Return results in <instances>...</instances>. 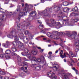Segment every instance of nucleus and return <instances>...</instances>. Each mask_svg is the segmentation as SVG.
<instances>
[{
  "label": "nucleus",
  "mask_w": 79,
  "mask_h": 79,
  "mask_svg": "<svg viewBox=\"0 0 79 79\" xmlns=\"http://www.w3.org/2000/svg\"><path fill=\"white\" fill-rule=\"evenodd\" d=\"M47 35H48V37H52V36L53 35H52V34H51L50 32L48 33L47 34Z\"/></svg>",
  "instance_id": "obj_23"
},
{
  "label": "nucleus",
  "mask_w": 79,
  "mask_h": 79,
  "mask_svg": "<svg viewBox=\"0 0 79 79\" xmlns=\"http://www.w3.org/2000/svg\"><path fill=\"white\" fill-rule=\"evenodd\" d=\"M4 79H9V77H4Z\"/></svg>",
  "instance_id": "obj_54"
},
{
  "label": "nucleus",
  "mask_w": 79,
  "mask_h": 79,
  "mask_svg": "<svg viewBox=\"0 0 79 79\" xmlns=\"http://www.w3.org/2000/svg\"><path fill=\"white\" fill-rule=\"evenodd\" d=\"M63 22H60L59 23L58 22H56L55 20L53 19H51V23H48V25L50 27H55V26H56V28H57V29H59L60 27V26H63V25L64 24V23H65V26H68L69 25L68 24V23H67L68 21V19H64Z\"/></svg>",
  "instance_id": "obj_1"
},
{
  "label": "nucleus",
  "mask_w": 79,
  "mask_h": 79,
  "mask_svg": "<svg viewBox=\"0 0 79 79\" xmlns=\"http://www.w3.org/2000/svg\"><path fill=\"white\" fill-rule=\"evenodd\" d=\"M31 53L33 55H36L37 54V51L35 50H32L31 51Z\"/></svg>",
  "instance_id": "obj_13"
},
{
  "label": "nucleus",
  "mask_w": 79,
  "mask_h": 79,
  "mask_svg": "<svg viewBox=\"0 0 79 79\" xmlns=\"http://www.w3.org/2000/svg\"><path fill=\"white\" fill-rule=\"evenodd\" d=\"M48 77H52V73L49 72L48 74Z\"/></svg>",
  "instance_id": "obj_30"
},
{
  "label": "nucleus",
  "mask_w": 79,
  "mask_h": 79,
  "mask_svg": "<svg viewBox=\"0 0 79 79\" xmlns=\"http://www.w3.org/2000/svg\"><path fill=\"white\" fill-rule=\"evenodd\" d=\"M56 78H57L56 76H55L53 77L52 79H56Z\"/></svg>",
  "instance_id": "obj_51"
},
{
  "label": "nucleus",
  "mask_w": 79,
  "mask_h": 79,
  "mask_svg": "<svg viewBox=\"0 0 79 79\" xmlns=\"http://www.w3.org/2000/svg\"><path fill=\"white\" fill-rule=\"evenodd\" d=\"M61 57L62 58H64L65 57H66V55L65 53H64V55H62Z\"/></svg>",
  "instance_id": "obj_32"
},
{
  "label": "nucleus",
  "mask_w": 79,
  "mask_h": 79,
  "mask_svg": "<svg viewBox=\"0 0 79 79\" xmlns=\"http://www.w3.org/2000/svg\"><path fill=\"white\" fill-rule=\"evenodd\" d=\"M14 14V12H10L9 13V15L10 16H11V15H13Z\"/></svg>",
  "instance_id": "obj_38"
},
{
  "label": "nucleus",
  "mask_w": 79,
  "mask_h": 79,
  "mask_svg": "<svg viewBox=\"0 0 79 79\" xmlns=\"http://www.w3.org/2000/svg\"><path fill=\"white\" fill-rule=\"evenodd\" d=\"M5 57L6 59H7V60H9V59H10L11 58V57L10 56H5Z\"/></svg>",
  "instance_id": "obj_31"
},
{
  "label": "nucleus",
  "mask_w": 79,
  "mask_h": 79,
  "mask_svg": "<svg viewBox=\"0 0 79 79\" xmlns=\"http://www.w3.org/2000/svg\"><path fill=\"white\" fill-rule=\"evenodd\" d=\"M24 76V73H22L19 74V76Z\"/></svg>",
  "instance_id": "obj_44"
},
{
  "label": "nucleus",
  "mask_w": 79,
  "mask_h": 79,
  "mask_svg": "<svg viewBox=\"0 0 79 79\" xmlns=\"http://www.w3.org/2000/svg\"><path fill=\"white\" fill-rule=\"evenodd\" d=\"M41 32H43L44 34H46V32H45L43 31H41Z\"/></svg>",
  "instance_id": "obj_61"
},
{
  "label": "nucleus",
  "mask_w": 79,
  "mask_h": 79,
  "mask_svg": "<svg viewBox=\"0 0 79 79\" xmlns=\"http://www.w3.org/2000/svg\"><path fill=\"white\" fill-rule=\"evenodd\" d=\"M63 51L62 50H61V52H60V57H61V56L63 55Z\"/></svg>",
  "instance_id": "obj_35"
},
{
  "label": "nucleus",
  "mask_w": 79,
  "mask_h": 79,
  "mask_svg": "<svg viewBox=\"0 0 79 79\" xmlns=\"http://www.w3.org/2000/svg\"><path fill=\"white\" fill-rule=\"evenodd\" d=\"M17 30H20V27L19 26V25H18L17 26Z\"/></svg>",
  "instance_id": "obj_41"
},
{
  "label": "nucleus",
  "mask_w": 79,
  "mask_h": 79,
  "mask_svg": "<svg viewBox=\"0 0 79 79\" xmlns=\"http://www.w3.org/2000/svg\"><path fill=\"white\" fill-rule=\"evenodd\" d=\"M19 48L21 49V50H24V46H23V44L22 43H20V44L19 46Z\"/></svg>",
  "instance_id": "obj_9"
},
{
  "label": "nucleus",
  "mask_w": 79,
  "mask_h": 79,
  "mask_svg": "<svg viewBox=\"0 0 79 79\" xmlns=\"http://www.w3.org/2000/svg\"><path fill=\"white\" fill-rule=\"evenodd\" d=\"M9 2V0H5V4H8Z\"/></svg>",
  "instance_id": "obj_39"
},
{
  "label": "nucleus",
  "mask_w": 79,
  "mask_h": 79,
  "mask_svg": "<svg viewBox=\"0 0 79 79\" xmlns=\"http://www.w3.org/2000/svg\"><path fill=\"white\" fill-rule=\"evenodd\" d=\"M40 52L41 53H42V52H44V49H41L40 50Z\"/></svg>",
  "instance_id": "obj_53"
},
{
  "label": "nucleus",
  "mask_w": 79,
  "mask_h": 79,
  "mask_svg": "<svg viewBox=\"0 0 79 79\" xmlns=\"http://www.w3.org/2000/svg\"><path fill=\"white\" fill-rule=\"evenodd\" d=\"M35 69L36 70L38 71V70H39L40 69H41V68L40 66H37L35 68Z\"/></svg>",
  "instance_id": "obj_28"
},
{
  "label": "nucleus",
  "mask_w": 79,
  "mask_h": 79,
  "mask_svg": "<svg viewBox=\"0 0 79 79\" xmlns=\"http://www.w3.org/2000/svg\"><path fill=\"white\" fill-rule=\"evenodd\" d=\"M19 59H18V58H17V60H21V57H19Z\"/></svg>",
  "instance_id": "obj_60"
},
{
  "label": "nucleus",
  "mask_w": 79,
  "mask_h": 79,
  "mask_svg": "<svg viewBox=\"0 0 79 79\" xmlns=\"http://www.w3.org/2000/svg\"><path fill=\"white\" fill-rule=\"evenodd\" d=\"M75 45L76 46H79V43L77 42H76L74 43Z\"/></svg>",
  "instance_id": "obj_36"
},
{
  "label": "nucleus",
  "mask_w": 79,
  "mask_h": 79,
  "mask_svg": "<svg viewBox=\"0 0 79 79\" xmlns=\"http://www.w3.org/2000/svg\"><path fill=\"white\" fill-rule=\"evenodd\" d=\"M6 44H2V46L4 47H5L6 48H7L8 47V45H10V42H9L8 41H6Z\"/></svg>",
  "instance_id": "obj_7"
},
{
  "label": "nucleus",
  "mask_w": 79,
  "mask_h": 79,
  "mask_svg": "<svg viewBox=\"0 0 79 79\" xmlns=\"http://www.w3.org/2000/svg\"><path fill=\"white\" fill-rule=\"evenodd\" d=\"M69 53L70 55H71V56L73 58V57H75L76 56L75 55L73 54V52H70Z\"/></svg>",
  "instance_id": "obj_21"
},
{
  "label": "nucleus",
  "mask_w": 79,
  "mask_h": 79,
  "mask_svg": "<svg viewBox=\"0 0 79 79\" xmlns=\"http://www.w3.org/2000/svg\"><path fill=\"white\" fill-rule=\"evenodd\" d=\"M55 66L53 67V68H55L56 69H58V68L60 67V66H59V65L57 64H56Z\"/></svg>",
  "instance_id": "obj_24"
},
{
  "label": "nucleus",
  "mask_w": 79,
  "mask_h": 79,
  "mask_svg": "<svg viewBox=\"0 0 79 79\" xmlns=\"http://www.w3.org/2000/svg\"><path fill=\"white\" fill-rule=\"evenodd\" d=\"M12 51L13 52H15L17 51V49L15 47H12L11 48Z\"/></svg>",
  "instance_id": "obj_17"
},
{
  "label": "nucleus",
  "mask_w": 79,
  "mask_h": 79,
  "mask_svg": "<svg viewBox=\"0 0 79 79\" xmlns=\"http://www.w3.org/2000/svg\"><path fill=\"white\" fill-rule=\"evenodd\" d=\"M22 55H23V56H25L26 55H25V54H24V53L23 52L22 53Z\"/></svg>",
  "instance_id": "obj_57"
},
{
  "label": "nucleus",
  "mask_w": 79,
  "mask_h": 79,
  "mask_svg": "<svg viewBox=\"0 0 79 79\" xmlns=\"http://www.w3.org/2000/svg\"><path fill=\"white\" fill-rule=\"evenodd\" d=\"M73 14H74L73 13H72L70 14V16H73Z\"/></svg>",
  "instance_id": "obj_64"
},
{
  "label": "nucleus",
  "mask_w": 79,
  "mask_h": 79,
  "mask_svg": "<svg viewBox=\"0 0 79 79\" xmlns=\"http://www.w3.org/2000/svg\"><path fill=\"white\" fill-rule=\"evenodd\" d=\"M69 5V3H68V2H64L63 3V5L64 6H68V5Z\"/></svg>",
  "instance_id": "obj_18"
},
{
  "label": "nucleus",
  "mask_w": 79,
  "mask_h": 79,
  "mask_svg": "<svg viewBox=\"0 0 79 79\" xmlns=\"http://www.w3.org/2000/svg\"><path fill=\"white\" fill-rule=\"evenodd\" d=\"M75 72H76V74H78V71L77 70H75Z\"/></svg>",
  "instance_id": "obj_59"
},
{
  "label": "nucleus",
  "mask_w": 79,
  "mask_h": 79,
  "mask_svg": "<svg viewBox=\"0 0 79 79\" xmlns=\"http://www.w3.org/2000/svg\"><path fill=\"white\" fill-rule=\"evenodd\" d=\"M30 15H32V16H35L36 15V12L33 11L31 13Z\"/></svg>",
  "instance_id": "obj_12"
},
{
  "label": "nucleus",
  "mask_w": 79,
  "mask_h": 79,
  "mask_svg": "<svg viewBox=\"0 0 79 79\" xmlns=\"http://www.w3.org/2000/svg\"><path fill=\"white\" fill-rule=\"evenodd\" d=\"M12 55L13 56H16V54L15 53H12Z\"/></svg>",
  "instance_id": "obj_55"
},
{
  "label": "nucleus",
  "mask_w": 79,
  "mask_h": 79,
  "mask_svg": "<svg viewBox=\"0 0 79 79\" xmlns=\"http://www.w3.org/2000/svg\"><path fill=\"white\" fill-rule=\"evenodd\" d=\"M37 22L38 23H39V24H41V23H42V22L40 20H37Z\"/></svg>",
  "instance_id": "obj_49"
},
{
  "label": "nucleus",
  "mask_w": 79,
  "mask_h": 79,
  "mask_svg": "<svg viewBox=\"0 0 79 79\" xmlns=\"http://www.w3.org/2000/svg\"><path fill=\"white\" fill-rule=\"evenodd\" d=\"M32 62L35 63V64H37V62H39V63L42 62V60L41 59H35L33 60H32Z\"/></svg>",
  "instance_id": "obj_5"
},
{
  "label": "nucleus",
  "mask_w": 79,
  "mask_h": 79,
  "mask_svg": "<svg viewBox=\"0 0 79 79\" xmlns=\"http://www.w3.org/2000/svg\"><path fill=\"white\" fill-rule=\"evenodd\" d=\"M37 48L38 49H39V50H41V48L40 47H37Z\"/></svg>",
  "instance_id": "obj_62"
},
{
  "label": "nucleus",
  "mask_w": 79,
  "mask_h": 79,
  "mask_svg": "<svg viewBox=\"0 0 79 79\" xmlns=\"http://www.w3.org/2000/svg\"><path fill=\"white\" fill-rule=\"evenodd\" d=\"M49 55H52V52H50L48 53Z\"/></svg>",
  "instance_id": "obj_56"
},
{
  "label": "nucleus",
  "mask_w": 79,
  "mask_h": 79,
  "mask_svg": "<svg viewBox=\"0 0 79 79\" xmlns=\"http://www.w3.org/2000/svg\"><path fill=\"white\" fill-rule=\"evenodd\" d=\"M14 37L15 39V41H18V37L17 36V35H15V36H14Z\"/></svg>",
  "instance_id": "obj_22"
},
{
  "label": "nucleus",
  "mask_w": 79,
  "mask_h": 79,
  "mask_svg": "<svg viewBox=\"0 0 79 79\" xmlns=\"http://www.w3.org/2000/svg\"><path fill=\"white\" fill-rule=\"evenodd\" d=\"M4 16H3L2 17V19H0V21H2V20H3V19L4 18Z\"/></svg>",
  "instance_id": "obj_48"
},
{
  "label": "nucleus",
  "mask_w": 79,
  "mask_h": 79,
  "mask_svg": "<svg viewBox=\"0 0 79 79\" xmlns=\"http://www.w3.org/2000/svg\"><path fill=\"white\" fill-rule=\"evenodd\" d=\"M73 77V75L70 73H64V79H69V77Z\"/></svg>",
  "instance_id": "obj_3"
},
{
  "label": "nucleus",
  "mask_w": 79,
  "mask_h": 79,
  "mask_svg": "<svg viewBox=\"0 0 79 79\" xmlns=\"http://www.w3.org/2000/svg\"><path fill=\"white\" fill-rule=\"evenodd\" d=\"M20 11V8H18L17 10L15 11L14 13L15 14H18Z\"/></svg>",
  "instance_id": "obj_15"
},
{
  "label": "nucleus",
  "mask_w": 79,
  "mask_h": 79,
  "mask_svg": "<svg viewBox=\"0 0 79 79\" xmlns=\"http://www.w3.org/2000/svg\"><path fill=\"white\" fill-rule=\"evenodd\" d=\"M0 74H5V73L2 71H0Z\"/></svg>",
  "instance_id": "obj_37"
},
{
  "label": "nucleus",
  "mask_w": 79,
  "mask_h": 79,
  "mask_svg": "<svg viewBox=\"0 0 79 79\" xmlns=\"http://www.w3.org/2000/svg\"><path fill=\"white\" fill-rule=\"evenodd\" d=\"M51 40L49 39L48 40H47L46 42H51Z\"/></svg>",
  "instance_id": "obj_58"
},
{
  "label": "nucleus",
  "mask_w": 79,
  "mask_h": 79,
  "mask_svg": "<svg viewBox=\"0 0 79 79\" xmlns=\"http://www.w3.org/2000/svg\"><path fill=\"white\" fill-rule=\"evenodd\" d=\"M56 8L57 9L56 11H58L59 10H60V7H56Z\"/></svg>",
  "instance_id": "obj_46"
},
{
  "label": "nucleus",
  "mask_w": 79,
  "mask_h": 79,
  "mask_svg": "<svg viewBox=\"0 0 79 79\" xmlns=\"http://www.w3.org/2000/svg\"><path fill=\"white\" fill-rule=\"evenodd\" d=\"M27 67H25L24 68L21 67V70H23L24 72L25 73H27Z\"/></svg>",
  "instance_id": "obj_10"
},
{
  "label": "nucleus",
  "mask_w": 79,
  "mask_h": 79,
  "mask_svg": "<svg viewBox=\"0 0 79 79\" xmlns=\"http://www.w3.org/2000/svg\"><path fill=\"white\" fill-rule=\"evenodd\" d=\"M39 28L40 29H42L44 28V27L42 25H40L39 26Z\"/></svg>",
  "instance_id": "obj_34"
},
{
  "label": "nucleus",
  "mask_w": 79,
  "mask_h": 79,
  "mask_svg": "<svg viewBox=\"0 0 79 79\" xmlns=\"http://www.w3.org/2000/svg\"><path fill=\"white\" fill-rule=\"evenodd\" d=\"M11 36H12L10 35H7L8 37H9V38H11Z\"/></svg>",
  "instance_id": "obj_52"
},
{
  "label": "nucleus",
  "mask_w": 79,
  "mask_h": 79,
  "mask_svg": "<svg viewBox=\"0 0 79 79\" xmlns=\"http://www.w3.org/2000/svg\"><path fill=\"white\" fill-rule=\"evenodd\" d=\"M23 60L24 61H27V59L25 58H24Z\"/></svg>",
  "instance_id": "obj_63"
},
{
  "label": "nucleus",
  "mask_w": 79,
  "mask_h": 79,
  "mask_svg": "<svg viewBox=\"0 0 79 79\" xmlns=\"http://www.w3.org/2000/svg\"><path fill=\"white\" fill-rule=\"evenodd\" d=\"M77 35V33L75 31L73 32V34L71 35V37L72 39H75V37Z\"/></svg>",
  "instance_id": "obj_8"
},
{
  "label": "nucleus",
  "mask_w": 79,
  "mask_h": 79,
  "mask_svg": "<svg viewBox=\"0 0 79 79\" xmlns=\"http://www.w3.org/2000/svg\"><path fill=\"white\" fill-rule=\"evenodd\" d=\"M31 53H29L27 55V56L28 57V58H31Z\"/></svg>",
  "instance_id": "obj_33"
},
{
  "label": "nucleus",
  "mask_w": 79,
  "mask_h": 79,
  "mask_svg": "<svg viewBox=\"0 0 79 79\" xmlns=\"http://www.w3.org/2000/svg\"><path fill=\"white\" fill-rule=\"evenodd\" d=\"M0 56L1 57V58H4V57L5 56L4 55V54H2L0 55Z\"/></svg>",
  "instance_id": "obj_42"
},
{
  "label": "nucleus",
  "mask_w": 79,
  "mask_h": 79,
  "mask_svg": "<svg viewBox=\"0 0 79 79\" xmlns=\"http://www.w3.org/2000/svg\"><path fill=\"white\" fill-rule=\"evenodd\" d=\"M17 32H18V31H12L11 32V35H12V34H13V35H15V34H17Z\"/></svg>",
  "instance_id": "obj_27"
},
{
  "label": "nucleus",
  "mask_w": 79,
  "mask_h": 79,
  "mask_svg": "<svg viewBox=\"0 0 79 79\" xmlns=\"http://www.w3.org/2000/svg\"><path fill=\"white\" fill-rule=\"evenodd\" d=\"M47 10H45L44 11H43L42 13L43 14H45V13H47Z\"/></svg>",
  "instance_id": "obj_43"
},
{
  "label": "nucleus",
  "mask_w": 79,
  "mask_h": 79,
  "mask_svg": "<svg viewBox=\"0 0 79 79\" xmlns=\"http://www.w3.org/2000/svg\"><path fill=\"white\" fill-rule=\"evenodd\" d=\"M19 36L20 39H23V36H24V34H23V33L22 32L21 33L19 34Z\"/></svg>",
  "instance_id": "obj_14"
},
{
  "label": "nucleus",
  "mask_w": 79,
  "mask_h": 79,
  "mask_svg": "<svg viewBox=\"0 0 79 79\" xmlns=\"http://www.w3.org/2000/svg\"><path fill=\"white\" fill-rule=\"evenodd\" d=\"M33 28L34 27H33V26H31L29 27V29H33Z\"/></svg>",
  "instance_id": "obj_50"
},
{
  "label": "nucleus",
  "mask_w": 79,
  "mask_h": 79,
  "mask_svg": "<svg viewBox=\"0 0 79 79\" xmlns=\"http://www.w3.org/2000/svg\"><path fill=\"white\" fill-rule=\"evenodd\" d=\"M58 18L59 19H63V14L61 13L58 15Z\"/></svg>",
  "instance_id": "obj_11"
},
{
  "label": "nucleus",
  "mask_w": 79,
  "mask_h": 79,
  "mask_svg": "<svg viewBox=\"0 0 79 79\" xmlns=\"http://www.w3.org/2000/svg\"><path fill=\"white\" fill-rule=\"evenodd\" d=\"M25 35H27L29 34V31L27 30L25 31L24 32Z\"/></svg>",
  "instance_id": "obj_26"
},
{
  "label": "nucleus",
  "mask_w": 79,
  "mask_h": 79,
  "mask_svg": "<svg viewBox=\"0 0 79 79\" xmlns=\"http://www.w3.org/2000/svg\"><path fill=\"white\" fill-rule=\"evenodd\" d=\"M57 34L58 32L57 31H56L53 32V34L52 35V36H54V39H59V36L56 35Z\"/></svg>",
  "instance_id": "obj_6"
},
{
  "label": "nucleus",
  "mask_w": 79,
  "mask_h": 79,
  "mask_svg": "<svg viewBox=\"0 0 79 79\" xmlns=\"http://www.w3.org/2000/svg\"><path fill=\"white\" fill-rule=\"evenodd\" d=\"M13 44V46H14V47H16L17 45H18V43H16V42H13L12 43Z\"/></svg>",
  "instance_id": "obj_25"
},
{
  "label": "nucleus",
  "mask_w": 79,
  "mask_h": 79,
  "mask_svg": "<svg viewBox=\"0 0 79 79\" xmlns=\"http://www.w3.org/2000/svg\"><path fill=\"white\" fill-rule=\"evenodd\" d=\"M32 8V5H28L27 4H25V7L23 9V11H29V9H31Z\"/></svg>",
  "instance_id": "obj_2"
},
{
  "label": "nucleus",
  "mask_w": 79,
  "mask_h": 79,
  "mask_svg": "<svg viewBox=\"0 0 79 79\" xmlns=\"http://www.w3.org/2000/svg\"><path fill=\"white\" fill-rule=\"evenodd\" d=\"M68 11H69V9L68 7L64 8L63 9V11H64V12H67Z\"/></svg>",
  "instance_id": "obj_19"
},
{
  "label": "nucleus",
  "mask_w": 79,
  "mask_h": 79,
  "mask_svg": "<svg viewBox=\"0 0 79 79\" xmlns=\"http://www.w3.org/2000/svg\"><path fill=\"white\" fill-rule=\"evenodd\" d=\"M78 10V8L77 7L75 6L74 8H73L72 9V10L73 11H77Z\"/></svg>",
  "instance_id": "obj_16"
},
{
  "label": "nucleus",
  "mask_w": 79,
  "mask_h": 79,
  "mask_svg": "<svg viewBox=\"0 0 79 79\" xmlns=\"http://www.w3.org/2000/svg\"><path fill=\"white\" fill-rule=\"evenodd\" d=\"M25 50L26 51L25 52V53H28L29 52V51H28V50L27 49H25Z\"/></svg>",
  "instance_id": "obj_47"
},
{
  "label": "nucleus",
  "mask_w": 79,
  "mask_h": 79,
  "mask_svg": "<svg viewBox=\"0 0 79 79\" xmlns=\"http://www.w3.org/2000/svg\"><path fill=\"white\" fill-rule=\"evenodd\" d=\"M32 20V19H31L30 18H28L27 19V21H28L29 22H31Z\"/></svg>",
  "instance_id": "obj_40"
},
{
  "label": "nucleus",
  "mask_w": 79,
  "mask_h": 79,
  "mask_svg": "<svg viewBox=\"0 0 79 79\" xmlns=\"http://www.w3.org/2000/svg\"><path fill=\"white\" fill-rule=\"evenodd\" d=\"M25 13H27V12H20L19 13L18 16L19 18L18 19L19 20V21H20V19H21V17H22V16H23V15H26V14H25Z\"/></svg>",
  "instance_id": "obj_4"
},
{
  "label": "nucleus",
  "mask_w": 79,
  "mask_h": 79,
  "mask_svg": "<svg viewBox=\"0 0 79 79\" xmlns=\"http://www.w3.org/2000/svg\"><path fill=\"white\" fill-rule=\"evenodd\" d=\"M28 36L29 37H32V35L31 33H29L28 35Z\"/></svg>",
  "instance_id": "obj_45"
},
{
  "label": "nucleus",
  "mask_w": 79,
  "mask_h": 79,
  "mask_svg": "<svg viewBox=\"0 0 79 79\" xmlns=\"http://www.w3.org/2000/svg\"><path fill=\"white\" fill-rule=\"evenodd\" d=\"M11 53V51L10 50H7L5 52L6 54H10Z\"/></svg>",
  "instance_id": "obj_20"
},
{
  "label": "nucleus",
  "mask_w": 79,
  "mask_h": 79,
  "mask_svg": "<svg viewBox=\"0 0 79 79\" xmlns=\"http://www.w3.org/2000/svg\"><path fill=\"white\" fill-rule=\"evenodd\" d=\"M72 22H73L74 23H75L76 22H77V19H72L71 20Z\"/></svg>",
  "instance_id": "obj_29"
}]
</instances>
